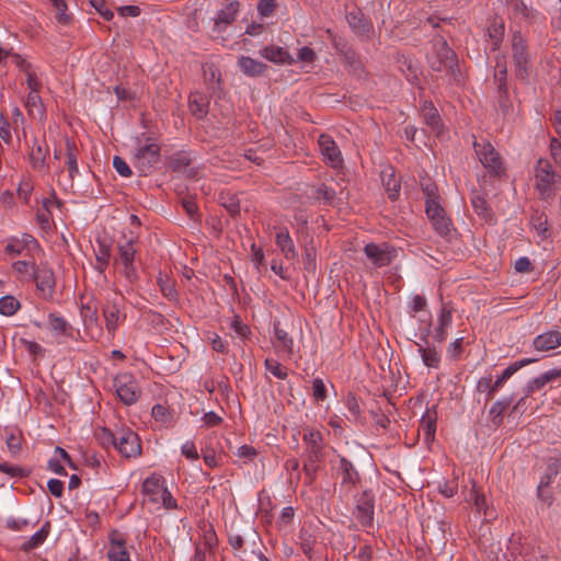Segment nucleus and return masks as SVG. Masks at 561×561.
I'll return each instance as SVG.
<instances>
[{
    "mask_svg": "<svg viewBox=\"0 0 561 561\" xmlns=\"http://www.w3.org/2000/svg\"><path fill=\"white\" fill-rule=\"evenodd\" d=\"M113 388L125 405L135 404L141 394L137 379L130 373H122L114 377Z\"/></svg>",
    "mask_w": 561,
    "mask_h": 561,
    "instance_id": "6e6552de",
    "label": "nucleus"
},
{
    "mask_svg": "<svg viewBox=\"0 0 561 561\" xmlns=\"http://www.w3.org/2000/svg\"><path fill=\"white\" fill-rule=\"evenodd\" d=\"M0 472L5 473L11 478H26L31 474L30 469L10 465L8 462H0Z\"/></svg>",
    "mask_w": 561,
    "mask_h": 561,
    "instance_id": "13d9d810",
    "label": "nucleus"
},
{
    "mask_svg": "<svg viewBox=\"0 0 561 561\" xmlns=\"http://www.w3.org/2000/svg\"><path fill=\"white\" fill-rule=\"evenodd\" d=\"M274 339L272 344L276 354L290 358L294 355V339L280 328L279 321L273 323Z\"/></svg>",
    "mask_w": 561,
    "mask_h": 561,
    "instance_id": "6ab92c4d",
    "label": "nucleus"
},
{
    "mask_svg": "<svg viewBox=\"0 0 561 561\" xmlns=\"http://www.w3.org/2000/svg\"><path fill=\"white\" fill-rule=\"evenodd\" d=\"M277 8L278 2L276 0H260L257 3V12L263 18L272 16Z\"/></svg>",
    "mask_w": 561,
    "mask_h": 561,
    "instance_id": "0e129e2a",
    "label": "nucleus"
},
{
    "mask_svg": "<svg viewBox=\"0 0 561 561\" xmlns=\"http://www.w3.org/2000/svg\"><path fill=\"white\" fill-rule=\"evenodd\" d=\"M275 243L287 260H293L297 256L294 241L287 228H280L278 230L275 237Z\"/></svg>",
    "mask_w": 561,
    "mask_h": 561,
    "instance_id": "c9c22d12",
    "label": "nucleus"
},
{
    "mask_svg": "<svg viewBox=\"0 0 561 561\" xmlns=\"http://www.w3.org/2000/svg\"><path fill=\"white\" fill-rule=\"evenodd\" d=\"M476 391L484 394L485 403L493 400V398L495 397V392L492 387L491 374L484 375L478 380Z\"/></svg>",
    "mask_w": 561,
    "mask_h": 561,
    "instance_id": "09e8293b",
    "label": "nucleus"
},
{
    "mask_svg": "<svg viewBox=\"0 0 561 561\" xmlns=\"http://www.w3.org/2000/svg\"><path fill=\"white\" fill-rule=\"evenodd\" d=\"M417 345V351L421 354L422 362L425 366L430 368H438L440 364V354L435 347H425L421 344Z\"/></svg>",
    "mask_w": 561,
    "mask_h": 561,
    "instance_id": "a18cd8bd",
    "label": "nucleus"
},
{
    "mask_svg": "<svg viewBox=\"0 0 561 561\" xmlns=\"http://www.w3.org/2000/svg\"><path fill=\"white\" fill-rule=\"evenodd\" d=\"M237 65L245 76L252 78L260 77L267 70V66L264 62L248 56L239 57Z\"/></svg>",
    "mask_w": 561,
    "mask_h": 561,
    "instance_id": "72a5a7b5",
    "label": "nucleus"
},
{
    "mask_svg": "<svg viewBox=\"0 0 561 561\" xmlns=\"http://www.w3.org/2000/svg\"><path fill=\"white\" fill-rule=\"evenodd\" d=\"M157 285L164 298L169 301H178L179 294L175 289V284L172 279L169 278L168 275L159 273L157 277Z\"/></svg>",
    "mask_w": 561,
    "mask_h": 561,
    "instance_id": "a19ab883",
    "label": "nucleus"
},
{
    "mask_svg": "<svg viewBox=\"0 0 561 561\" xmlns=\"http://www.w3.org/2000/svg\"><path fill=\"white\" fill-rule=\"evenodd\" d=\"M302 442L305 445L304 460L318 462L324 460V437L319 430L305 427L302 433Z\"/></svg>",
    "mask_w": 561,
    "mask_h": 561,
    "instance_id": "f8f14e48",
    "label": "nucleus"
},
{
    "mask_svg": "<svg viewBox=\"0 0 561 561\" xmlns=\"http://www.w3.org/2000/svg\"><path fill=\"white\" fill-rule=\"evenodd\" d=\"M530 222L539 234L545 236L548 231V219L543 211L535 210L530 217Z\"/></svg>",
    "mask_w": 561,
    "mask_h": 561,
    "instance_id": "680f3d73",
    "label": "nucleus"
},
{
    "mask_svg": "<svg viewBox=\"0 0 561 561\" xmlns=\"http://www.w3.org/2000/svg\"><path fill=\"white\" fill-rule=\"evenodd\" d=\"M22 442L23 436L22 433L18 430H11L10 433L5 437V444L8 450L12 456H16L22 450Z\"/></svg>",
    "mask_w": 561,
    "mask_h": 561,
    "instance_id": "3c124183",
    "label": "nucleus"
},
{
    "mask_svg": "<svg viewBox=\"0 0 561 561\" xmlns=\"http://www.w3.org/2000/svg\"><path fill=\"white\" fill-rule=\"evenodd\" d=\"M466 501L474 507V510L483 514L485 518L493 516V510L489 506L486 497L476 481H471V489L466 495Z\"/></svg>",
    "mask_w": 561,
    "mask_h": 561,
    "instance_id": "4be33fe9",
    "label": "nucleus"
},
{
    "mask_svg": "<svg viewBox=\"0 0 561 561\" xmlns=\"http://www.w3.org/2000/svg\"><path fill=\"white\" fill-rule=\"evenodd\" d=\"M264 367L277 379L285 380L288 377L287 368L283 366L277 359L266 358L264 360Z\"/></svg>",
    "mask_w": 561,
    "mask_h": 561,
    "instance_id": "5fc2aeb1",
    "label": "nucleus"
},
{
    "mask_svg": "<svg viewBox=\"0 0 561 561\" xmlns=\"http://www.w3.org/2000/svg\"><path fill=\"white\" fill-rule=\"evenodd\" d=\"M512 403L511 398H504L501 400L495 401L490 411L489 414L492 417V423L496 426H500L503 422V414L504 412L510 408Z\"/></svg>",
    "mask_w": 561,
    "mask_h": 561,
    "instance_id": "de8ad7c7",
    "label": "nucleus"
},
{
    "mask_svg": "<svg viewBox=\"0 0 561 561\" xmlns=\"http://www.w3.org/2000/svg\"><path fill=\"white\" fill-rule=\"evenodd\" d=\"M336 466L337 476L341 478V486L353 491L362 483V476L355 465L345 456L339 455Z\"/></svg>",
    "mask_w": 561,
    "mask_h": 561,
    "instance_id": "4468645a",
    "label": "nucleus"
},
{
    "mask_svg": "<svg viewBox=\"0 0 561 561\" xmlns=\"http://www.w3.org/2000/svg\"><path fill=\"white\" fill-rule=\"evenodd\" d=\"M437 427V408L433 405L427 408L422 419L420 420L419 432L423 434L424 442L431 444L435 440Z\"/></svg>",
    "mask_w": 561,
    "mask_h": 561,
    "instance_id": "a878e982",
    "label": "nucleus"
},
{
    "mask_svg": "<svg viewBox=\"0 0 561 561\" xmlns=\"http://www.w3.org/2000/svg\"><path fill=\"white\" fill-rule=\"evenodd\" d=\"M453 308L448 304H443L437 319V327L434 329L433 339L437 343H443L448 336V329L453 323Z\"/></svg>",
    "mask_w": 561,
    "mask_h": 561,
    "instance_id": "393cba45",
    "label": "nucleus"
},
{
    "mask_svg": "<svg viewBox=\"0 0 561 561\" xmlns=\"http://www.w3.org/2000/svg\"><path fill=\"white\" fill-rule=\"evenodd\" d=\"M318 144L323 161L331 168H342V153L334 139L327 134H322L319 137Z\"/></svg>",
    "mask_w": 561,
    "mask_h": 561,
    "instance_id": "2eb2a0df",
    "label": "nucleus"
},
{
    "mask_svg": "<svg viewBox=\"0 0 561 561\" xmlns=\"http://www.w3.org/2000/svg\"><path fill=\"white\" fill-rule=\"evenodd\" d=\"M364 253L370 260L375 267L388 266L397 256V250L394 247L387 242L381 244L367 243L364 248Z\"/></svg>",
    "mask_w": 561,
    "mask_h": 561,
    "instance_id": "ddd939ff",
    "label": "nucleus"
},
{
    "mask_svg": "<svg viewBox=\"0 0 561 561\" xmlns=\"http://www.w3.org/2000/svg\"><path fill=\"white\" fill-rule=\"evenodd\" d=\"M165 489V479L160 474H151L142 483V493L150 497L153 503L159 502V496Z\"/></svg>",
    "mask_w": 561,
    "mask_h": 561,
    "instance_id": "c756f323",
    "label": "nucleus"
},
{
    "mask_svg": "<svg viewBox=\"0 0 561 561\" xmlns=\"http://www.w3.org/2000/svg\"><path fill=\"white\" fill-rule=\"evenodd\" d=\"M201 545L204 549H208L209 553L215 552V548L218 545V539L215 530L211 527L204 531L203 542Z\"/></svg>",
    "mask_w": 561,
    "mask_h": 561,
    "instance_id": "69168bd1",
    "label": "nucleus"
},
{
    "mask_svg": "<svg viewBox=\"0 0 561 561\" xmlns=\"http://www.w3.org/2000/svg\"><path fill=\"white\" fill-rule=\"evenodd\" d=\"M218 203L231 217L236 218L240 215V199L236 193L229 190L221 191L218 194Z\"/></svg>",
    "mask_w": 561,
    "mask_h": 561,
    "instance_id": "e433bc0d",
    "label": "nucleus"
},
{
    "mask_svg": "<svg viewBox=\"0 0 561 561\" xmlns=\"http://www.w3.org/2000/svg\"><path fill=\"white\" fill-rule=\"evenodd\" d=\"M38 264L32 261H15L12 264L13 271L20 276L22 282H31L33 278V274Z\"/></svg>",
    "mask_w": 561,
    "mask_h": 561,
    "instance_id": "c03bdc74",
    "label": "nucleus"
},
{
    "mask_svg": "<svg viewBox=\"0 0 561 561\" xmlns=\"http://www.w3.org/2000/svg\"><path fill=\"white\" fill-rule=\"evenodd\" d=\"M346 21L351 30L360 37L368 39L374 31L371 21L365 16L360 9H353L346 13Z\"/></svg>",
    "mask_w": 561,
    "mask_h": 561,
    "instance_id": "a211bd4d",
    "label": "nucleus"
},
{
    "mask_svg": "<svg viewBox=\"0 0 561 561\" xmlns=\"http://www.w3.org/2000/svg\"><path fill=\"white\" fill-rule=\"evenodd\" d=\"M312 398L316 402H323L328 398L327 386L319 377L312 380Z\"/></svg>",
    "mask_w": 561,
    "mask_h": 561,
    "instance_id": "e2e57ef3",
    "label": "nucleus"
},
{
    "mask_svg": "<svg viewBox=\"0 0 561 561\" xmlns=\"http://www.w3.org/2000/svg\"><path fill=\"white\" fill-rule=\"evenodd\" d=\"M115 450L126 458H137L141 455V439L138 434L127 426H117V442Z\"/></svg>",
    "mask_w": 561,
    "mask_h": 561,
    "instance_id": "9d476101",
    "label": "nucleus"
},
{
    "mask_svg": "<svg viewBox=\"0 0 561 561\" xmlns=\"http://www.w3.org/2000/svg\"><path fill=\"white\" fill-rule=\"evenodd\" d=\"M471 205L473 207L474 213L486 221H491L493 219V211L490 208L486 199L481 194H473L471 197Z\"/></svg>",
    "mask_w": 561,
    "mask_h": 561,
    "instance_id": "79ce46f5",
    "label": "nucleus"
},
{
    "mask_svg": "<svg viewBox=\"0 0 561 561\" xmlns=\"http://www.w3.org/2000/svg\"><path fill=\"white\" fill-rule=\"evenodd\" d=\"M381 180L385 191L390 201L396 202L399 199L401 181L396 176L392 168H387L381 172Z\"/></svg>",
    "mask_w": 561,
    "mask_h": 561,
    "instance_id": "7c9ffc66",
    "label": "nucleus"
},
{
    "mask_svg": "<svg viewBox=\"0 0 561 561\" xmlns=\"http://www.w3.org/2000/svg\"><path fill=\"white\" fill-rule=\"evenodd\" d=\"M80 316L87 328L91 325H96L99 322L96 305H91L90 302L82 305L80 308Z\"/></svg>",
    "mask_w": 561,
    "mask_h": 561,
    "instance_id": "603ef678",
    "label": "nucleus"
},
{
    "mask_svg": "<svg viewBox=\"0 0 561 561\" xmlns=\"http://www.w3.org/2000/svg\"><path fill=\"white\" fill-rule=\"evenodd\" d=\"M428 65L433 71L455 72L458 67V59L455 51L448 46L447 42L442 38L433 41V51L427 57Z\"/></svg>",
    "mask_w": 561,
    "mask_h": 561,
    "instance_id": "20e7f679",
    "label": "nucleus"
},
{
    "mask_svg": "<svg viewBox=\"0 0 561 561\" xmlns=\"http://www.w3.org/2000/svg\"><path fill=\"white\" fill-rule=\"evenodd\" d=\"M473 147L480 162L491 176L500 179L506 175L503 159L492 144L474 141Z\"/></svg>",
    "mask_w": 561,
    "mask_h": 561,
    "instance_id": "423d86ee",
    "label": "nucleus"
},
{
    "mask_svg": "<svg viewBox=\"0 0 561 561\" xmlns=\"http://www.w3.org/2000/svg\"><path fill=\"white\" fill-rule=\"evenodd\" d=\"M48 152V149H45L35 140L32 152L30 154L31 163L34 169L39 170L45 167L46 161V154Z\"/></svg>",
    "mask_w": 561,
    "mask_h": 561,
    "instance_id": "864d4df0",
    "label": "nucleus"
},
{
    "mask_svg": "<svg viewBox=\"0 0 561 561\" xmlns=\"http://www.w3.org/2000/svg\"><path fill=\"white\" fill-rule=\"evenodd\" d=\"M56 9V20L59 24L68 25L72 16L67 13L68 5L65 0H49Z\"/></svg>",
    "mask_w": 561,
    "mask_h": 561,
    "instance_id": "4d7b16f0",
    "label": "nucleus"
},
{
    "mask_svg": "<svg viewBox=\"0 0 561 561\" xmlns=\"http://www.w3.org/2000/svg\"><path fill=\"white\" fill-rule=\"evenodd\" d=\"M25 107L27 110L28 115L38 117L39 119H43L46 115V108L44 105V102L39 95V92H28Z\"/></svg>",
    "mask_w": 561,
    "mask_h": 561,
    "instance_id": "ea45409f",
    "label": "nucleus"
},
{
    "mask_svg": "<svg viewBox=\"0 0 561 561\" xmlns=\"http://www.w3.org/2000/svg\"><path fill=\"white\" fill-rule=\"evenodd\" d=\"M47 320L50 331L56 335L70 340H77L76 334H80L79 330H76L62 316L50 312L47 316Z\"/></svg>",
    "mask_w": 561,
    "mask_h": 561,
    "instance_id": "b1692460",
    "label": "nucleus"
},
{
    "mask_svg": "<svg viewBox=\"0 0 561 561\" xmlns=\"http://www.w3.org/2000/svg\"><path fill=\"white\" fill-rule=\"evenodd\" d=\"M345 405L348 412L352 414L354 420H358L362 415V409L359 407L356 396L350 392L345 398Z\"/></svg>",
    "mask_w": 561,
    "mask_h": 561,
    "instance_id": "774afa93",
    "label": "nucleus"
},
{
    "mask_svg": "<svg viewBox=\"0 0 561 561\" xmlns=\"http://www.w3.org/2000/svg\"><path fill=\"white\" fill-rule=\"evenodd\" d=\"M66 147V165L71 180L79 174L78 157L80 150L72 138L67 137L65 140Z\"/></svg>",
    "mask_w": 561,
    "mask_h": 561,
    "instance_id": "2f4dec72",
    "label": "nucleus"
},
{
    "mask_svg": "<svg viewBox=\"0 0 561 561\" xmlns=\"http://www.w3.org/2000/svg\"><path fill=\"white\" fill-rule=\"evenodd\" d=\"M549 153L556 165L561 170V141L556 137L550 138Z\"/></svg>",
    "mask_w": 561,
    "mask_h": 561,
    "instance_id": "338daca9",
    "label": "nucleus"
},
{
    "mask_svg": "<svg viewBox=\"0 0 561 561\" xmlns=\"http://www.w3.org/2000/svg\"><path fill=\"white\" fill-rule=\"evenodd\" d=\"M420 186L425 197V214L437 234L447 238L455 231L451 219L442 206V197L436 183L431 178H422Z\"/></svg>",
    "mask_w": 561,
    "mask_h": 561,
    "instance_id": "f257e3e1",
    "label": "nucleus"
},
{
    "mask_svg": "<svg viewBox=\"0 0 561 561\" xmlns=\"http://www.w3.org/2000/svg\"><path fill=\"white\" fill-rule=\"evenodd\" d=\"M137 148L133 156V164L140 175H148L152 172L154 165L160 161L161 148L156 139L142 134L137 139Z\"/></svg>",
    "mask_w": 561,
    "mask_h": 561,
    "instance_id": "f03ea898",
    "label": "nucleus"
},
{
    "mask_svg": "<svg viewBox=\"0 0 561 561\" xmlns=\"http://www.w3.org/2000/svg\"><path fill=\"white\" fill-rule=\"evenodd\" d=\"M260 55L276 65H293L296 62L287 49L276 45H268L260 50Z\"/></svg>",
    "mask_w": 561,
    "mask_h": 561,
    "instance_id": "c85d7f7f",
    "label": "nucleus"
},
{
    "mask_svg": "<svg viewBox=\"0 0 561 561\" xmlns=\"http://www.w3.org/2000/svg\"><path fill=\"white\" fill-rule=\"evenodd\" d=\"M50 533V523L46 522L42 528L21 545V551L30 552L42 546Z\"/></svg>",
    "mask_w": 561,
    "mask_h": 561,
    "instance_id": "4c0bfd02",
    "label": "nucleus"
},
{
    "mask_svg": "<svg viewBox=\"0 0 561 561\" xmlns=\"http://www.w3.org/2000/svg\"><path fill=\"white\" fill-rule=\"evenodd\" d=\"M240 5L238 0H233L227 3L225 8L220 9L214 19L213 31L217 34L225 32L227 27L234 22L240 11Z\"/></svg>",
    "mask_w": 561,
    "mask_h": 561,
    "instance_id": "aec40b11",
    "label": "nucleus"
},
{
    "mask_svg": "<svg viewBox=\"0 0 561 561\" xmlns=\"http://www.w3.org/2000/svg\"><path fill=\"white\" fill-rule=\"evenodd\" d=\"M108 561H131L124 534L119 533L117 529H113L108 535Z\"/></svg>",
    "mask_w": 561,
    "mask_h": 561,
    "instance_id": "dca6fc26",
    "label": "nucleus"
},
{
    "mask_svg": "<svg viewBox=\"0 0 561 561\" xmlns=\"http://www.w3.org/2000/svg\"><path fill=\"white\" fill-rule=\"evenodd\" d=\"M354 515L363 528H373L375 522L376 499L371 489H365L355 497Z\"/></svg>",
    "mask_w": 561,
    "mask_h": 561,
    "instance_id": "0eeeda50",
    "label": "nucleus"
},
{
    "mask_svg": "<svg viewBox=\"0 0 561 561\" xmlns=\"http://www.w3.org/2000/svg\"><path fill=\"white\" fill-rule=\"evenodd\" d=\"M320 462L304 460L302 462V471L306 477V483L312 484L317 480L318 472L320 470Z\"/></svg>",
    "mask_w": 561,
    "mask_h": 561,
    "instance_id": "052dcab7",
    "label": "nucleus"
},
{
    "mask_svg": "<svg viewBox=\"0 0 561 561\" xmlns=\"http://www.w3.org/2000/svg\"><path fill=\"white\" fill-rule=\"evenodd\" d=\"M505 33V23L503 19H494L486 28V35L490 41L491 50L496 51L500 49Z\"/></svg>",
    "mask_w": 561,
    "mask_h": 561,
    "instance_id": "f704fd0d",
    "label": "nucleus"
},
{
    "mask_svg": "<svg viewBox=\"0 0 561 561\" xmlns=\"http://www.w3.org/2000/svg\"><path fill=\"white\" fill-rule=\"evenodd\" d=\"M204 79L205 82L208 84L209 90L213 94H218V92L221 90L220 82H221V73L218 68L215 66H208L204 67Z\"/></svg>",
    "mask_w": 561,
    "mask_h": 561,
    "instance_id": "49530a36",
    "label": "nucleus"
},
{
    "mask_svg": "<svg viewBox=\"0 0 561 561\" xmlns=\"http://www.w3.org/2000/svg\"><path fill=\"white\" fill-rule=\"evenodd\" d=\"M135 244L136 240L134 239H129L124 242H118L117 259L115 260V263L122 264V273L125 276V278L130 283H135L138 279V272L135 265V259L137 253Z\"/></svg>",
    "mask_w": 561,
    "mask_h": 561,
    "instance_id": "1a4fd4ad",
    "label": "nucleus"
},
{
    "mask_svg": "<svg viewBox=\"0 0 561 561\" xmlns=\"http://www.w3.org/2000/svg\"><path fill=\"white\" fill-rule=\"evenodd\" d=\"M561 346V331L549 330L537 335L533 341V347L539 352L553 351Z\"/></svg>",
    "mask_w": 561,
    "mask_h": 561,
    "instance_id": "bb28decb",
    "label": "nucleus"
},
{
    "mask_svg": "<svg viewBox=\"0 0 561 561\" xmlns=\"http://www.w3.org/2000/svg\"><path fill=\"white\" fill-rule=\"evenodd\" d=\"M102 313L105 320V328L107 332L113 335L116 332L119 323L126 318L125 314H121V304L116 295L112 299H106V304L102 309Z\"/></svg>",
    "mask_w": 561,
    "mask_h": 561,
    "instance_id": "f3484780",
    "label": "nucleus"
},
{
    "mask_svg": "<svg viewBox=\"0 0 561 561\" xmlns=\"http://www.w3.org/2000/svg\"><path fill=\"white\" fill-rule=\"evenodd\" d=\"M494 82L497 85L499 101L500 103L507 102L510 99L508 95V84H507V67L504 56L496 57V66L495 73L493 76Z\"/></svg>",
    "mask_w": 561,
    "mask_h": 561,
    "instance_id": "5701e85b",
    "label": "nucleus"
},
{
    "mask_svg": "<svg viewBox=\"0 0 561 561\" xmlns=\"http://www.w3.org/2000/svg\"><path fill=\"white\" fill-rule=\"evenodd\" d=\"M98 249L95 250V270L104 273L111 260V245L105 239H98Z\"/></svg>",
    "mask_w": 561,
    "mask_h": 561,
    "instance_id": "58836bf2",
    "label": "nucleus"
},
{
    "mask_svg": "<svg viewBox=\"0 0 561 561\" xmlns=\"http://www.w3.org/2000/svg\"><path fill=\"white\" fill-rule=\"evenodd\" d=\"M513 70L515 78L529 84V77L534 66L530 58L527 41L519 31L514 32L511 38Z\"/></svg>",
    "mask_w": 561,
    "mask_h": 561,
    "instance_id": "7ed1b4c3",
    "label": "nucleus"
},
{
    "mask_svg": "<svg viewBox=\"0 0 561 561\" xmlns=\"http://www.w3.org/2000/svg\"><path fill=\"white\" fill-rule=\"evenodd\" d=\"M21 308L20 301L13 296L0 298V314L5 317L14 316Z\"/></svg>",
    "mask_w": 561,
    "mask_h": 561,
    "instance_id": "8fccbe9b",
    "label": "nucleus"
},
{
    "mask_svg": "<svg viewBox=\"0 0 561 561\" xmlns=\"http://www.w3.org/2000/svg\"><path fill=\"white\" fill-rule=\"evenodd\" d=\"M95 439L104 449H108L111 447L115 449L117 442V427L115 430H111L108 427H101L96 430Z\"/></svg>",
    "mask_w": 561,
    "mask_h": 561,
    "instance_id": "37998d69",
    "label": "nucleus"
},
{
    "mask_svg": "<svg viewBox=\"0 0 561 561\" xmlns=\"http://www.w3.org/2000/svg\"><path fill=\"white\" fill-rule=\"evenodd\" d=\"M514 11L530 22L536 21L539 15L537 10L527 7L523 0H518L514 3Z\"/></svg>",
    "mask_w": 561,
    "mask_h": 561,
    "instance_id": "bf43d9fd",
    "label": "nucleus"
},
{
    "mask_svg": "<svg viewBox=\"0 0 561 561\" xmlns=\"http://www.w3.org/2000/svg\"><path fill=\"white\" fill-rule=\"evenodd\" d=\"M31 282L35 283L37 295L42 299H53L56 288V278L53 267L47 263H41L37 265Z\"/></svg>",
    "mask_w": 561,
    "mask_h": 561,
    "instance_id": "9b49d317",
    "label": "nucleus"
},
{
    "mask_svg": "<svg viewBox=\"0 0 561 561\" xmlns=\"http://www.w3.org/2000/svg\"><path fill=\"white\" fill-rule=\"evenodd\" d=\"M534 362H536V359H534V358H523V359L512 363L508 367H506L502 371V374L500 376L496 377V379L494 381L492 380V387H493L494 392L496 393L504 386V383L515 373H517L520 368H523Z\"/></svg>",
    "mask_w": 561,
    "mask_h": 561,
    "instance_id": "473e14b6",
    "label": "nucleus"
},
{
    "mask_svg": "<svg viewBox=\"0 0 561 561\" xmlns=\"http://www.w3.org/2000/svg\"><path fill=\"white\" fill-rule=\"evenodd\" d=\"M535 190L541 201H548L552 197V186L559 178L551 162L546 158H539L534 168Z\"/></svg>",
    "mask_w": 561,
    "mask_h": 561,
    "instance_id": "39448f33",
    "label": "nucleus"
},
{
    "mask_svg": "<svg viewBox=\"0 0 561 561\" xmlns=\"http://www.w3.org/2000/svg\"><path fill=\"white\" fill-rule=\"evenodd\" d=\"M210 98L203 92H192L188 96V110L197 119H203L207 116Z\"/></svg>",
    "mask_w": 561,
    "mask_h": 561,
    "instance_id": "cd10ccee",
    "label": "nucleus"
},
{
    "mask_svg": "<svg viewBox=\"0 0 561 561\" xmlns=\"http://www.w3.org/2000/svg\"><path fill=\"white\" fill-rule=\"evenodd\" d=\"M191 164L190 154L186 152H178L170 158L169 167L174 172H182Z\"/></svg>",
    "mask_w": 561,
    "mask_h": 561,
    "instance_id": "6e6d98bb",
    "label": "nucleus"
},
{
    "mask_svg": "<svg viewBox=\"0 0 561 561\" xmlns=\"http://www.w3.org/2000/svg\"><path fill=\"white\" fill-rule=\"evenodd\" d=\"M420 112L423 122L432 129V131L439 136L443 131L444 124L434 103L430 100H424L421 104Z\"/></svg>",
    "mask_w": 561,
    "mask_h": 561,
    "instance_id": "412c9836",
    "label": "nucleus"
}]
</instances>
